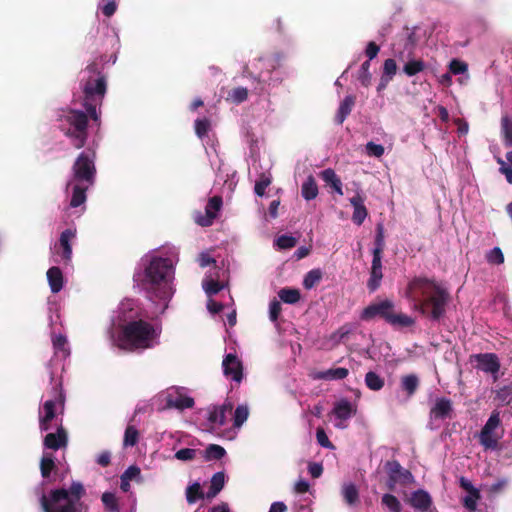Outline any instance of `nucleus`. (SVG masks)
Listing matches in <instances>:
<instances>
[{
    "label": "nucleus",
    "mask_w": 512,
    "mask_h": 512,
    "mask_svg": "<svg viewBox=\"0 0 512 512\" xmlns=\"http://www.w3.org/2000/svg\"><path fill=\"white\" fill-rule=\"evenodd\" d=\"M405 294L416 310L433 321H439L446 313L449 293L434 279L414 277L408 283Z\"/></svg>",
    "instance_id": "nucleus-1"
},
{
    "label": "nucleus",
    "mask_w": 512,
    "mask_h": 512,
    "mask_svg": "<svg viewBox=\"0 0 512 512\" xmlns=\"http://www.w3.org/2000/svg\"><path fill=\"white\" fill-rule=\"evenodd\" d=\"M174 267L170 258L152 257L139 279L140 287L152 301L167 300L172 294Z\"/></svg>",
    "instance_id": "nucleus-2"
},
{
    "label": "nucleus",
    "mask_w": 512,
    "mask_h": 512,
    "mask_svg": "<svg viewBox=\"0 0 512 512\" xmlns=\"http://www.w3.org/2000/svg\"><path fill=\"white\" fill-rule=\"evenodd\" d=\"M87 77L81 79V89L83 93L82 106L88 112L91 120L100 125L101 111L106 91L107 81L106 77L98 71L97 64H89L85 68Z\"/></svg>",
    "instance_id": "nucleus-3"
},
{
    "label": "nucleus",
    "mask_w": 512,
    "mask_h": 512,
    "mask_svg": "<svg viewBox=\"0 0 512 512\" xmlns=\"http://www.w3.org/2000/svg\"><path fill=\"white\" fill-rule=\"evenodd\" d=\"M86 494L81 482H72L69 489L57 488L42 494L40 505L43 512H79L81 499Z\"/></svg>",
    "instance_id": "nucleus-4"
},
{
    "label": "nucleus",
    "mask_w": 512,
    "mask_h": 512,
    "mask_svg": "<svg viewBox=\"0 0 512 512\" xmlns=\"http://www.w3.org/2000/svg\"><path fill=\"white\" fill-rule=\"evenodd\" d=\"M160 332V329L145 320L129 321L122 327L119 346L131 351L151 348Z\"/></svg>",
    "instance_id": "nucleus-5"
},
{
    "label": "nucleus",
    "mask_w": 512,
    "mask_h": 512,
    "mask_svg": "<svg viewBox=\"0 0 512 512\" xmlns=\"http://www.w3.org/2000/svg\"><path fill=\"white\" fill-rule=\"evenodd\" d=\"M90 116L88 112L78 109H66L58 115L59 130L70 140L75 149H81L88 139Z\"/></svg>",
    "instance_id": "nucleus-6"
},
{
    "label": "nucleus",
    "mask_w": 512,
    "mask_h": 512,
    "mask_svg": "<svg viewBox=\"0 0 512 512\" xmlns=\"http://www.w3.org/2000/svg\"><path fill=\"white\" fill-rule=\"evenodd\" d=\"M376 318L382 319L391 326L399 328L410 327L415 323L411 316L397 312L394 302L389 299L372 302L365 307L360 314V319L363 321H371Z\"/></svg>",
    "instance_id": "nucleus-7"
},
{
    "label": "nucleus",
    "mask_w": 512,
    "mask_h": 512,
    "mask_svg": "<svg viewBox=\"0 0 512 512\" xmlns=\"http://www.w3.org/2000/svg\"><path fill=\"white\" fill-rule=\"evenodd\" d=\"M95 158V151L90 149L78 155L72 166L73 177L76 181L87 183L88 185L94 183L96 175Z\"/></svg>",
    "instance_id": "nucleus-8"
},
{
    "label": "nucleus",
    "mask_w": 512,
    "mask_h": 512,
    "mask_svg": "<svg viewBox=\"0 0 512 512\" xmlns=\"http://www.w3.org/2000/svg\"><path fill=\"white\" fill-rule=\"evenodd\" d=\"M500 424V412L494 410L479 434V442L484 447V449L495 450L498 448V440L500 436H496L494 431L500 426Z\"/></svg>",
    "instance_id": "nucleus-9"
},
{
    "label": "nucleus",
    "mask_w": 512,
    "mask_h": 512,
    "mask_svg": "<svg viewBox=\"0 0 512 512\" xmlns=\"http://www.w3.org/2000/svg\"><path fill=\"white\" fill-rule=\"evenodd\" d=\"M384 468L388 475L386 486L390 491H393L397 484L407 485L413 481L412 473L403 468L397 460L387 461Z\"/></svg>",
    "instance_id": "nucleus-10"
},
{
    "label": "nucleus",
    "mask_w": 512,
    "mask_h": 512,
    "mask_svg": "<svg viewBox=\"0 0 512 512\" xmlns=\"http://www.w3.org/2000/svg\"><path fill=\"white\" fill-rule=\"evenodd\" d=\"M223 199L220 195H215L209 198L206 207L205 214L198 212L194 216L195 222L201 227H209L213 224L214 220L217 218L218 213L222 209Z\"/></svg>",
    "instance_id": "nucleus-11"
},
{
    "label": "nucleus",
    "mask_w": 512,
    "mask_h": 512,
    "mask_svg": "<svg viewBox=\"0 0 512 512\" xmlns=\"http://www.w3.org/2000/svg\"><path fill=\"white\" fill-rule=\"evenodd\" d=\"M51 395V399L45 401L43 405L44 415L42 417L44 418L45 422H51L56 415V405L59 404L61 406H64L65 402V395L62 391L61 384H58L52 388Z\"/></svg>",
    "instance_id": "nucleus-12"
},
{
    "label": "nucleus",
    "mask_w": 512,
    "mask_h": 512,
    "mask_svg": "<svg viewBox=\"0 0 512 512\" xmlns=\"http://www.w3.org/2000/svg\"><path fill=\"white\" fill-rule=\"evenodd\" d=\"M76 236V229L68 228L64 230L59 238V243L55 245V253L58 254L61 259L68 263L72 258V245L71 242Z\"/></svg>",
    "instance_id": "nucleus-13"
},
{
    "label": "nucleus",
    "mask_w": 512,
    "mask_h": 512,
    "mask_svg": "<svg viewBox=\"0 0 512 512\" xmlns=\"http://www.w3.org/2000/svg\"><path fill=\"white\" fill-rule=\"evenodd\" d=\"M350 204L353 207L352 221L360 226L368 216V210L365 206V195L362 190L358 188L355 195L349 199Z\"/></svg>",
    "instance_id": "nucleus-14"
},
{
    "label": "nucleus",
    "mask_w": 512,
    "mask_h": 512,
    "mask_svg": "<svg viewBox=\"0 0 512 512\" xmlns=\"http://www.w3.org/2000/svg\"><path fill=\"white\" fill-rule=\"evenodd\" d=\"M416 43L415 32L406 29L405 37L394 45L395 55L401 60L410 58L413 55Z\"/></svg>",
    "instance_id": "nucleus-15"
},
{
    "label": "nucleus",
    "mask_w": 512,
    "mask_h": 512,
    "mask_svg": "<svg viewBox=\"0 0 512 512\" xmlns=\"http://www.w3.org/2000/svg\"><path fill=\"white\" fill-rule=\"evenodd\" d=\"M477 362V368L491 374H497L500 370L499 358L494 353H479L472 356Z\"/></svg>",
    "instance_id": "nucleus-16"
},
{
    "label": "nucleus",
    "mask_w": 512,
    "mask_h": 512,
    "mask_svg": "<svg viewBox=\"0 0 512 512\" xmlns=\"http://www.w3.org/2000/svg\"><path fill=\"white\" fill-rule=\"evenodd\" d=\"M453 416V405L449 398L441 397L435 400L430 409V418L435 420L451 419Z\"/></svg>",
    "instance_id": "nucleus-17"
},
{
    "label": "nucleus",
    "mask_w": 512,
    "mask_h": 512,
    "mask_svg": "<svg viewBox=\"0 0 512 512\" xmlns=\"http://www.w3.org/2000/svg\"><path fill=\"white\" fill-rule=\"evenodd\" d=\"M407 502L415 511L418 512L428 511L433 503L430 494L423 489H418L412 492Z\"/></svg>",
    "instance_id": "nucleus-18"
},
{
    "label": "nucleus",
    "mask_w": 512,
    "mask_h": 512,
    "mask_svg": "<svg viewBox=\"0 0 512 512\" xmlns=\"http://www.w3.org/2000/svg\"><path fill=\"white\" fill-rule=\"evenodd\" d=\"M223 372L226 377H230L236 382L242 379V365L238 358L233 354H228L222 362Z\"/></svg>",
    "instance_id": "nucleus-19"
},
{
    "label": "nucleus",
    "mask_w": 512,
    "mask_h": 512,
    "mask_svg": "<svg viewBox=\"0 0 512 512\" xmlns=\"http://www.w3.org/2000/svg\"><path fill=\"white\" fill-rule=\"evenodd\" d=\"M68 443V436L65 428L63 426H59L57 428L56 433H48L44 437L43 444L45 448L58 450L62 447H65Z\"/></svg>",
    "instance_id": "nucleus-20"
},
{
    "label": "nucleus",
    "mask_w": 512,
    "mask_h": 512,
    "mask_svg": "<svg viewBox=\"0 0 512 512\" xmlns=\"http://www.w3.org/2000/svg\"><path fill=\"white\" fill-rule=\"evenodd\" d=\"M383 278L382 273V256H373L370 278L367 282V287L371 292L377 290Z\"/></svg>",
    "instance_id": "nucleus-21"
},
{
    "label": "nucleus",
    "mask_w": 512,
    "mask_h": 512,
    "mask_svg": "<svg viewBox=\"0 0 512 512\" xmlns=\"http://www.w3.org/2000/svg\"><path fill=\"white\" fill-rule=\"evenodd\" d=\"M194 403L195 402L192 397L183 394H168L166 399V405L168 408H176L178 410L192 408Z\"/></svg>",
    "instance_id": "nucleus-22"
},
{
    "label": "nucleus",
    "mask_w": 512,
    "mask_h": 512,
    "mask_svg": "<svg viewBox=\"0 0 512 512\" xmlns=\"http://www.w3.org/2000/svg\"><path fill=\"white\" fill-rule=\"evenodd\" d=\"M332 413L337 419L346 421L356 414V408L348 400L341 399L335 404Z\"/></svg>",
    "instance_id": "nucleus-23"
},
{
    "label": "nucleus",
    "mask_w": 512,
    "mask_h": 512,
    "mask_svg": "<svg viewBox=\"0 0 512 512\" xmlns=\"http://www.w3.org/2000/svg\"><path fill=\"white\" fill-rule=\"evenodd\" d=\"M233 409V405L231 402H225L219 408H215L213 411L209 413L208 420L212 424H218L220 426L226 423L227 414H231Z\"/></svg>",
    "instance_id": "nucleus-24"
},
{
    "label": "nucleus",
    "mask_w": 512,
    "mask_h": 512,
    "mask_svg": "<svg viewBox=\"0 0 512 512\" xmlns=\"http://www.w3.org/2000/svg\"><path fill=\"white\" fill-rule=\"evenodd\" d=\"M356 102V97L354 95H347L343 101L340 103L338 111L335 115V122L338 125H341L347 116L351 113L352 108L354 107Z\"/></svg>",
    "instance_id": "nucleus-25"
},
{
    "label": "nucleus",
    "mask_w": 512,
    "mask_h": 512,
    "mask_svg": "<svg viewBox=\"0 0 512 512\" xmlns=\"http://www.w3.org/2000/svg\"><path fill=\"white\" fill-rule=\"evenodd\" d=\"M47 279L53 293H58L63 288V274L59 267L53 266L47 271Z\"/></svg>",
    "instance_id": "nucleus-26"
},
{
    "label": "nucleus",
    "mask_w": 512,
    "mask_h": 512,
    "mask_svg": "<svg viewBox=\"0 0 512 512\" xmlns=\"http://www.w3.org/2000/svg\"><path fill=\"white\" fill-rule=\"evenodd\" d=\"M225 485V473L220 471L215 473L210 481V487L206 493L207 499H213L223 489Z\"/></svg>",
    "instance_id": "nucleus-27"
},
{
    "label": "nucleus",
    "mask_w": 512,
    "mask_h": 512,
    "mask_svg": "<svg viewBox=\"0 0 512 512\" xmlns=\"http://www.w3.org/2000/svg\"><path fill=\"white\" fill-rule=\"evenodd\" d=\"M320 175L323 181L330 185L337 194L343 195L342 182L333 169H325Z\"/></svg>",
    "instance_id": "nucleus-28"
},
{
    "label": "nucleus",
    "mask_w": 512,
    "mask_h": 512,
    "mask_svg": "<svg viewBox=\"0 0 512 512\" xmlns=\"http://www.w3.org/2000/svg\"><path fill=\"white\" fill-rule=\"evenodd\" d=\"M420 385V380L416 374H408L401 378V388L408 397L415 394Z\"/></svg>",
    "instance_id": "nucleus-29"
},
{
    "label": "nucleus",
    "mask_w": 512,
    "mask_h": 512,
    "mask_svg": "<svg viewBox=\"0 0 512 512\" xmlns=\"http://www.w3.org/2000/svg\"><path fill=\"white\" fill-rule=\"evenodd\" d=\"M301 195L307 200H313L318 195V186L313 176L307 177L301 186Z\"/></svg>",
    "instance_id": "nucleus-30"
},
{
    "label": "nucleus",
    "mask_w": 512,
    "mask_h": 512,
    "mask_svg": "<svg viewBox=\"0 0 512 512\" xmlns=\"http://www.w3.org/2000/svg\"><path fill=\"white\" fill-rule=\"evenodd\" d=\"M280 301L286 304H296L301 299L300 290L297 288L284 287L277 293Z\"/></svg>",
    "instance_id": "nucleus-31"
},
{
    "label": "nucleus",
    "mask_w": 512,
    "mask_h": 512,
    "mask_svg": "<svg viewBox=\"0 0 512 512\" xmlns=\"http://www.w3.org/2000/svg\"><path fill=\"white\" fill-rule=\"evenodd\" d=\"M349 374V370L344 367L330 368L326 371L319 372L318 379L322 380H342Z\"/></svg>",
    "instance_id": "nucleus-32"
},
{
    "label": "nucleus",
    "mask_w": 512,
    "mask_h": 512,
    "mask_svg": "<svg viewBox=\"0 0 512 512\" xmlns=\"http://www.w3.org/2000/svg\"><path fill=\"white\" fill-rule=\"evenodd\" d=\"M56 469H57V467H56L53 455L50 453L44 454L40 461L41 476L44 479H47L50 477L52 471H54Z\"/></svg>",
    "instance_id": "nucleus-33"
},
{
    "label": "nucleus",
    "mask_w": 512,
    "mask_h": 512,
    "mask_svg": "<svg viewBox=\"0 0 512 512\" xmlns=\"http://www.w3.org/2000/svg\"><path fill=\"white\" fill-rule=\"evenodd\" d=\"M501 133L503 135L504 145L506 147L512 146V117L504 115L501 118Z\"/></svg>",
    "instance_id": "nucleus-34"
},
{
    "label": "nucleus",
    "mask_w": 512,
    "mask_h": 512,
    "mask_svg": "<svg viewBox=\"0 0 512 512\" xmlns=\"http://www.w3.org/2000/svg\"><path fill=\"white\" fill-rule=\"evenodd\" d=\"M384 249H385L384 226L382 223H379L376 226L374 249L372 251L373 256H382Z\"/></svg>",
    "instance_id": "nucleus-35"
},
{
    "label": "nucleus",
    "mask_w": 512,
    "mask_h": 512,
    "mask_svg": "<svg viewBox=\"0 0 512 512\" xmlns=\"http://www.w3.org/2000/svg\"><path fill=\"white\" fill-rule=\"evenodd\" d=\"M226 455V450L217 444H209L203 451V456L206 461L220 460Z\"/></svg>",
    "instance_id": "nucleus-36"
},
{
    "label": "nucleus",
    "mask_w": 512,
    "mask_h": 512,
    "mask_svg": "<svg viewBox=\"0 0 512 512\" xmlns=\"http://www.w3.org/2000/svg\"><path fill=\"white\" fill-rule=\"evenodd\" d=\"M365 384L372 391H379L384 387V378L373 371H369L365 375Z\"/></svg>",
    "instance_id": "nucleus-37"
},
{
    "label": "nucleus",
    "mask_w": 512,
    "mask_h": 512,
    "mask_svg": "<svg viewBox=\"0 0 512 512\" xmlns=\"http://www.w3.org/2000/svg\"><path fill=\"white\" fill-rule=\"evenodd\" d=\"M425 62L421 59H411L403 66V72L409 76H415L425 69Z\"/></svg>",
    "instance_id": "nucleus-38"
},
{
    "label": "nucleus",
    "mask_w": 512,
    "mask_h": 512,
    "mask_svg": "<svg viewBox=\"0 0 512 512\" xmlns=\"http://www.w3.org/2000/svg\"><path fill=\"white\" fill-rule=\"evenodd\" d=\"M205 497L206 494L203 493L198 482L193 483L186 489V500L189 504H194L197 500L203 499Z\"/></svg>",
    "instance_id": "nucleus-39"
},
{
    "label": "nucleus",
    "mask_w": 512,
    "mask_h": 512,
    "mask_svg": "<svg viewBox=\"0 0 512 512\" xmlns=\"http://www.w3.org/2000/svg\"><path fill=\"white\" fill-rule=\"evenodd\" d=\"M86 190L87 186H81V185H75L73 187L72 191V197L70 200V206L71 207H79L80 205L84 204L86 201Z\"/></svg>",
    "instance_id": "nucleus-40"
},
{
    "label": "nucleus",
    "mask_w": 512,
    "mask_h": 512,
    "mask_svg": "<svg viewBox=\"0 0 512 512\" xmlns=\"http://www.w3.org/2000/svg\"><path fill=\"white\" fill-rule=\"evenodd\" d=\"M381 503L389 510V512H401L402 510L400 501L392 494H384L382 496Z\"/></svg>",
    "instance_id": "nucleus-41"
},
{
    "label": "nucleus",
    "mask_w": 512,
    "mask_h": 512,
    "mask_svg": "<svg viewBox=\"0 0 512 512\" xmlns=\"http://www.w3.org/2000/svg\"><path fill=\"white\" fill-rule=\"evenodd\" d=\"M322 279V271L320 269L310 270L304 277L303 286L306 289H312Z\"/></svg>",
    "instance_id": "nucleus-42"
},
{
    "label": "nucleus",
    "mask_w": 512,
    "mask_h": 512,
    "mask_svg": "<svg viewBox=\"0 0 512 512\" xmlns=\"http://www.w3.org/2000/svg\"><path fill=\"white\" fill-rule=\"evenodd\" d=\"M248 97V90L243 87L233 88L228 92L227 100L235 104L244 102Z\"/></svg>",
    "instance_id": "nucleus-43"
},
{
    "label": "nucleus",
    "mask_w": 512,
    "mask_h": 512,
    "mask_svg": "<svg viewBox=\"0 0 512 512\" xmlns=\"http://www.w3.org/2000/svg\"><path fill=\"white\" fill-rule=\"evenodd\" d=\"M343 497L349 505H354L359 500V493L354 484H348L343 487Z\"/></svg>",
    "instance_id": "nucleus-44"
},
{
    "label": "nucleus",
    "mask_w": 512,
    "mask_h": 512,
    "mask_svg": "<svg viewBox=\"0 0 512 512\" xmlns=\"http://www.w3.org/2000/svg\"><path fill=\"white\" fill-rule=\"evenodd\" d=\"M225 287L224 282H220L216 279H209L204 281L203 288L208 296H213L219 293Z\"/></svg>",
    "instance_id": "nucleus-45"
},
{
    "label": "nucleus",
    "mask_w": 512,
    "mask_h": 512,
    "mask_svg": "<svg viewBox=\"0 0 512 512\" xmlns=\"http://www.w3.org/2000/svg\"><path fill=\"white\" fill-rule=\"evenodd\" d=\"M275 246H277L281 250L291 249L296 246L297 239L290 235H280L276 238L274 242Z\"/></svg>",
    "instance_id": "nucleus-46"
},
{
    "label": "nucleus",
    "mask_w": 512,
    "mask_h": 512,
    "mask_svg": "<svg viewBox=\"0 0 512 512\" xmlns=\"http://www.w3.org/2000/svg\"><path fill=\"white\" fill-rule=\"evenodd\" d=\"M101 500H102L105 508L109 512H118L119 511L118 501H117V498L114 493H111V492L103 493Z\"/></svg>",
    "instance_id": "nucleus-47"
},
{
    "label": "nucleus",
    "mask_w": 512,
    "mask_h": 512,
    "mask_svg": "<svg viewBox=\"0 0 512 512\" xmlns=\"http://www.w3.org/2000/svg\"><path fill=\"white\" fill-rule=\"evenodd\" d=\"M369 69L370 62L369 60H366L365 62L362 63L358 75V80L364 87H368L371 84L372 75Z\"/></svg>",
    "instance_id": "nucleus-48"
},
{
    "label": "nucleus",
    "mask_w": 512,
    "mask_h": 512,
    "mask_svg": "<svg viewBox=\"0 0 512 512\" xmlns=\"http://www.w3.org/2000/svg\"><path fill=\"white\" fill-rule=\"evenodd\" d=\"M248 415H249L248 407L244 406V405H239L234 412L233 426L240 427L247 420Z\"/></svg>",
    "instance_id": "nucleus-49"
},
{
    "label": "nucleus",
    "mask_w": 512,
    "mask_h": 512,
    "mask_svg": "<svg viewBox=\"0 0 512 512\" xmlns=\"http://www.w3.org/2000/svg\"><path fill=\"white\" fill-rule=\"evenodd\" d=\"M139 433L133 426H127L124 433V446H134L138 442Z\"/></svg>",
    "instance_id": "nucleus-50"
},
{
    "label": "nucleus",
    "mask_w": 512,
    "mask_h": 512,
    "mask_svg": "<svg viewBox=\"0 0 512 512\" xmlns=\"http://www.w3.org/2000/svg\"><path fill=\"white\" fill-rule=\"evenodd\" d=\"M480 491L474 493H468L467 496L463 498V505L470 512H475L477 509V501L480 499Z\"/></svg>",
    "instance_id": "nucleus-51"
},
{
    "label": "nucleus",
    "mask_w": 512,
    "mask_h": 512,
    "mask_svg": "<svg viewBox=\"0 0 512 512\" xmlns=\"http://www.w3.org/2000/svg\"><path fill=\"white\" fill-rule=\"evenodd\" d=\"M210 129V121L207 118L195 120V133L199 138H204Z\"/></svg>",
    "instance_id": "nucleus-52"
},
{
    "label": "nucleus",
    "mask_w": 512,
    "mask_h": 512,
    "mask_svg": "<svg viewBox=\"0 0 512 512\" xmlns=\"http://www.w3.org/2000/svg\"><path fill=\"white\" fill-rule=\"evenodd\" d=\"M487 261L491 264H502L504 262V255L499 247H494L486 256Z\"/></svg>",
    "instance_id": "nucleus-53"
},
{
    "label": "nucleus",
    "mask_w": 512,
    "mask_h": 512,
    "mask_svg": "<svg viewBox=\"0 0 512 512\" xmlns=\"http://www.w3.org/2000/svg\"><path fill=\"white\" fill-rule=\"evenodd\" d=\"M468 70V65L458 59H453L449 64V71L453 75L463 74Z\"/></svg>",
    "instance_id": "nucleus-54"
},
{
    "label": "nucleus",
    "mask_w": 512,
    "mask_h": 512,
    "mask_svg": "<svg viewBox=\"0 0 512 512\" xmlns=\"http://www.w3.org/2000/svg\"><path fill=\"white\" fill-rule=\"evenodd\" d=\"M396 72H397L396 61L392 58L386 59L383 64V74L382 75L393 79Z\"/></svg>",
    "instance_id": "nucleus-55"
},
{
    "label": "nucleus",
    "mask_w": 512,
    "mask_h": 512,
    "mask_svg": "<svg viewBox=\"0 0 512 512\" xmlns=\"http://www.w3.org/2000/svg\"><path fill=\"white\" fill-rule=\"evenodd\" d=\"M197 450L192 448H183L175 453V458L181 461H190L196 457Z\"/></svg>",
    "instance_id": "nucleus-56"
},
{
    "label": "nucleus",
    "mask_w": 512,
    "mask_h": 512,
    "mask_svg": "<svg viewBox=\"0 0 512 512\" xmlns=\"http://www.w3.org/2000/svg\"><path fill=\"white\" fill-rule=\"evenodd\" d=\"M316 439L320 446H322L324 448H334V446L331 443V441L329 440L326 432L321 427H318L316 430Z\"/></svg>",
    "instance_id": "nucleus-57"
},
{
    "label": "nucleus",
    "mask_w": 512,
    "mask_h": 512,
    "mask_svg": "<svg viewBox=\"0 0 512 512\" xmlns=\"http://www.w3.org/2000/svg\"><path fill=\"white\" fill-rule=\"evenodd\" d=\"M52 342L55 350L62 351L64 355L69 354V351L66 349L67 339L64 335L59 334L57 336H54Z\"/></svg>",
    "instance_id": "nucleus-58"
},
{
    "label": "nucleus",
    "mask_w": 512,
    "mask_h": 512,
    "mask_svg": "<svg viewBox=\"0 0 512 512\" xmlns=\"http://www.w3.org/2000/svg\"><path fill=\"white\" fill-rule=\"evenodd\" d=\"M366 151L370 156L381 157L385 149L382 145L370 141L366 144Z\"/></svg>",
    "instance_id": "nucleus-59"
},
{
    "label": "nucleus",
    "mask_w": 512,
    "mask_h": 512,
    "mask_svg": "<svg viewBox=\"0 0 512 512\" xmlns=\"http://www.w3.org/2000/svg\"><path fill=\"white\" fill-rule=\"evenodd\" d=\"M282 311L281 303L278 300H273L269 307V317L271 321L275 322L280 316Z\"/></svg>",
    "instance_id": "nucleus-60"
},
{
    "label": "nucleus",
    "mask_w": 512,
    "mask_h": 512,
    "mask_svg": "<svg viewBox=\"0 0 512 512\" xmlns=\"http://www.w3.org/2000/svg\"><path fill=\"white\" fill-rule=\"evenodd\" d=\"M279 205H280V200L279 199L273 200L270 203V205L268 207V212L265 214L266 220L276 219L278 217Z\"/></svg>",
    "instance_id": "nucleus-61"
},
{
    "label": "nucleus",
    "mask_w": 512,
    "mask_h": 512,
    "mask_svg": "<svg viewBox=\"0 0 512 512\" xmlns=\"http://www.w3.org/2000/svg\"><path fill=\"white\" fill-rule=\"evenodd\" d=\"M497 163L500 164L499 171L505 175L507 182L512 184V166H507L501 158L497 159Z\"/></svg>",
    "instance_id": "nucleus-62"
},
{
    "label": "nucleus",
    "mask_w": 512,
    "mask_h": 512,
    "mask_svg": "<svg viewBox=\"0 0 512 512\" xmlns=\"http://www.w3.org/2000/svg\"><path fill=\"white\" fill-rule=\"evenodd\" d=\"M511 393L512 389L509 386H504L496 391V398L508 404Z\"/></svg>",
    "instance_id": "nucleus-63"
},
{
    "label": "nucleus",
    "mask_w": 512,
    "mask_h": 512,
    "mask_svg": "<svg viewBox=\"0 0 512 512\" xmlns=\"http://www.w3.org/2000/svg\"><path fill=\"white\" fill-rule=\"evenodd\" d=\"M140 475V468L137 466H129L121 475L125 480L131 481Z\"/></svg>",
    "instance_id": "nucleus-64"
}]
</instances>
